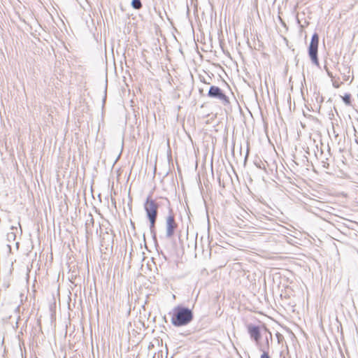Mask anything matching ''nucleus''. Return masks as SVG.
I'll return each instance as SVG.
<instances>
[{"instance_id": "nucleus-1", "label": "nucleus", "mask_w": 358, "mask_h": 358, "mask_svg": "<svg viewBox=\"0 0 358 358\" xmlns=\"http://www.w3.org/2000/svg\"><path fill=\"white\" fill-rule=\"evenodd\" d=\"M159 203L151 196H148L143 204V208L146 213V217L150 222V231L153 239H156L155 224L158 216V209Z\"/></svg>"}, {"instance_id": "nucleus-2", "label": "nucleus", "mask_w": 358, "mask_h": 358, "mask_svg": "<svg viewBox=\"0 0 358 358\" xmlns=\"http://www.w3.org/2000/svg\"><path fill=\"white\" fill-rule=\"evenodd\" d=\"M194 318L192 310L183 306H178L173 310L171 323L175 327H182L189 324Z\"/></svg>"}, {"instance_id": "nucleus-3", "label": "nucleus", "mask_w": 358, "mask_h": 358, "mask_svg": "<svg viewBox=\"0 0 358 358\" xmlns=\"http://www.w3.org/2000/svg\"><path fill=\"white\" fill-rule=\"evenodd\" d=\"M319 38H320L317 33H314L313 34L310 43L308 48V54L311 60V62L318 68H320L318 59Z\"/></svg>"}, {"instance_id": "nucleus-4", "label": "nucleus", "mask_w": 358, "mask_h": 358, "mask_svg": "<svg viewBox=\"0 0 358 358\" xmlns=\"http://www.w3.org/2000/svg\"><path fill=\"white\" fill-rule=\"evenodd\" d=\"M178 228V224L176 221L175 216L173 213L172 209H169V215L166 217V238H172L176 230Z\"/></svg>"}, {"instance_id": "nucleus-5", "label": "nucleus", "mask_w": 358, "mask_h": 358, "mask_svg": "<svg viewBox=\"0 0 358 358\" xmlns=\"http://www.w3.org/2000/svg\"><path fill=\"white\" fill-rule=\"evenodd\" d=\"M207 96L210 98L220 100L224 105H227L230 103L229 97L224 94L222 90L217 86H210Z\"/></svg>"}, {"instance_id": "nucleus-6", "label": "nucleus", "mask_w": 358, "mask_h": 358, "mask_svg": "<svg viewBox=\"0 0 358 358\" xmlns=\"http://www.w3.org/2000/svg\"><path fill=\"white\" fill-rule=\"evenodd\" d=\"M114 236L115 234L113 233L111 229H110V231H106L105 232L101 233L100 235L101 245L102 247H105L106 249H108V247L113 248Z\"/></svg>"}, {"instance_id": "nucleus-7", "label": "nucleus", "mask_w": 358, "mask_h": 358, "mask_svg": "<svg viewBox=\"0 0 358 358\" xmlns=\"http://www.w3.org/2000/svg\"><path fill=\"white\" fill-rule=\"evenodd\" d=\"M247 329L250 338L258 343L262 337L259 327L252 324H249L247 326Z\"/></svg>"}, {"instance_id": "nucleus-8", "label": "nucleus", "mask_w": 358, "mask_h": 358, "mask_svg": "<svg viewBox=\"0 0 358 358\" xmlns=\"http://www.w3.org/2000/svg\"><path fill=\"white\" fill-rule=\"evenodd\" d=\"M94 225V220L91 213L87 215L85 221V231L87 235L92 234V229Z\"/></svg>"}, {"instance_id": "nucleus-9", "label": "nucleus", "mask_w": 358, "mask_h": 358, "mask_svg": "<svg viewBox=\"0 0 358 358\" xmlns=\"http://www.w3.org/2000/svg\"><path fill=\"white\" fill-rule=\"evenodd\" d=\"M329 135L331 138L334 137V140L338 143L341 141V137L340 136L338 131L334 124H332L331 131H329Z\"/></svg>"}, {"instance_id": "nucleus-10", "label": "nucleus", "mask_w": 358, "mask_h": 358, "mask_svg": "<svg viewBox=\"0 0 358 358\" xmlns=\"http://www.w3.org/2000/svg\"><path fill=\"white\" fill-rule=\"evenodd\" d=\"M343 101L345 103L347 106H351L352 101H351V94L346 93L344 94V96L342 97Z\"/></svg>"}, {"instance_id": "nucleus-11", "label": "nucleus", "mask_w": 358, "mask_h": 358, "mask_svg": "<svg viewBox=\"0 0 358 358\" xmlns=\"http://www.w3.org/2000/svg\"><path fill=\"white\" fill-rule=\"evenodd\" d=\"M131 5L133 8L138 10L142 7V3L141 0H131Z\"/></svg>"}, {"instance_id": "nucleus-12", "label": "nucleus", "mask_w": 358, "mask_h": 358, "mask_svg": "<svg viewBox=\"0 0 358 358\" xmlns=\"http://www.w3.org/2000/svg\"><path fill=\"white\" fill-rule=\"evenodd\" d=\"M260 358H270V356L267 352L263 350V353Z\"/></svg>"}, {"instance_id": "nucleus-13", "label": "nucleus", "mask_w": 358, "mask_h": 358, "mask_svg": "<svg viewBox=\"0 0 358 358\" xmlns=\"http://www.w3.org/2000/svg\"><path fill=\"white\" fill-rule=\"evenodd\" d=\"M327 76L330 78H334V76H333L332 73L329 71L328 72H327Z\"/></svg>"}, {"instance_id": "nucleus-14", "label": "nucleus", "mask_w": 358, "mask_h": 358, "mask_svg": "<svg viewBox=\"0 0 358 358\" xmlns=\"http://www.w3.org/2000/svg\"><path fill=\"white\" fill-rule=\"evenodd\" d=\"M261 218L263 219L264 220H271L267 216H265V215H263L262 217H261Z\"/></svg>"}, {"instance_id": "nucleus-15", "label": "nucleus", "mask_w": 358, "mask_h": 358, "mask_svg": "<svg viewBox=\"0 0 358 358\" xmlns=\"http://www.w3.org/2000/svg\"><path fill=\"white\" fill-rule=\"evenodd\" d=\"M348 79H349V76H345L343 77V80H344L345 81H348Z\"/></svg>"}, {"instance_id": "nucleus-16", "label": "nucleus", "mask_w": 358, "mask_h": 358, "mask_svg": "<svg viewBox=\"0 0 358 358\" xmlns=\"http://www.w3.org/2000/svg\"><path fill=\"white\" fill-rule=\"evenodd\" d=\"M324 69L326 71V72L329 71V70L328 67L327 66V65H324Z\"/></svg>"}, {"instance_id": "nucleus-17", "label": "nucleus", "mask_w": 358, "mask_h": 358, "mask_svg": "<svg viewBox=\"0 0 358 358\" xmlns=\"http://www.w3.org/2000/svg\"><path fill=\"white\" fill-rule=\"evenodd\" d=\"M324 69L326 71V72L329 71V70L328 67L327 66V65H324Z\"/></svg>"}, {"instance_id": "nucleus-18", "label": "nucleus", "mask_w": 358, "mask_h": 358, "mask_svg": "<svg viewBox=\"0 0 358 358\" xmlns=\"http://www.w3.org/2000/svg\"><path fill=\"white\" fill-rule=\"evenodd\" d=\"M162 257L165 260H167L166 256L162 253Z\"/></svg>"}, {"instance_id": "nucleus-19", "label": "nucleus", "mask_w": 358, "mask_h": 358, "mask_svg": "<svg viewBox=\"0 0 358 358\" xmlns=\"http://www.w3.org/2000/svg\"><path fill=\"white\" fill-rule=\"evenodd\" d=\"M333 85H334V87H336V88H338V87H339V85H337V84H334V83L333 84Z\"/></svg>"}, {"instance_id": "nucleus-20", "label": "nucleus", "mask_w": 358, "mask_h": 358, "mask_svg": "<svg viewBox=\"0 0 358 358\" xmlns=\"http://www.w3.org/2000/svg\"><path fill=\"white\" fill-rule=\"evenodd\" d=\"M131 227H132L133 228H134V223L132 221H131Z\"/></svg>"}, {"instance_id": "nucleus-21", "label": "nucleus", "mask_w": 358, "mask_h": 358, "mask_svg": "<svg viewBox=\"0 0 358 358\" xmlns=\"http://www.w3.org/2000/svg\"><path fill=\"white\" fill-rule=\"evenodd\" d=\"M248 152H249V150H247V154H248ZM247 155H246V156H247Z\"/></svg>"}]
</instances>
